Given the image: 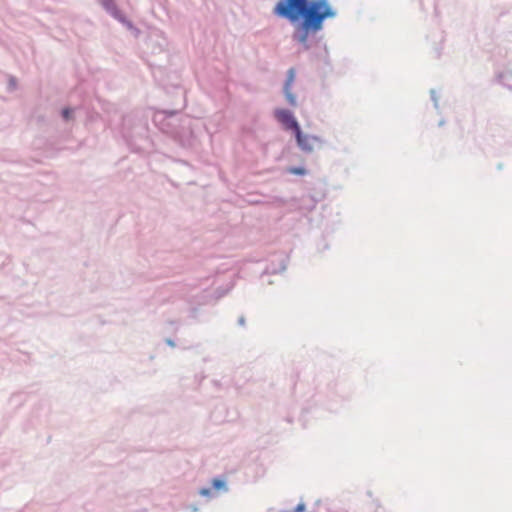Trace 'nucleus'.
Here are the masks:
<instances>
[{"label":"nucleus","instance_id":"4be33fe9","mask_svg":"<svg viewBox=\"0 0 512 512\" xmlns=\"http://www.w3.org/2000/svg\"><path fill=\"white\" fill-rule=\"evenodd\" d=\"M197 316V308L190 309V317L195 318Z\"/></svg>","mask_w":512,"mask_h":512},{"label":"nucleus","instance_id":"20e7f679","mask_svg":"<svg viewBox=\"0 0 512 512\" xmlns=\"http://www.w3.org/2000/svg\"><path fill=\"white\" fill-rule=\"evenodd\" d=\"M297 147L306 154H311L314 150L313 144L322 146L326 141L318 135L305 134L300 128L293 134Z\"/></svg>","mask_w":512,"mask_h":512},{"label":"nucleus","instance_id":"6ab92c4d","mask_svg":"<svg viewBox=\"0 0 512 512\" xmlns=\"http://www.w3.org/2000/svg\"><path fill=\"white\" fill-rule=\"evenodd\" d=\"M229 289L227 290H221L220 288H218L216 290V295H217V298H221L223 297L227 292H228Z\"/></svg>","mask_w":512,"mask_h":512},{"label":"nucleus","instance_id":"b1692460","mask_svg":"<svg viewBox=\"0 0 512 512\" xmlns=\"http://www.w3.org/2000/svg\"><path fill=\"white\" fill-rule=\"evenodd\" d=\"M442 48H436V58H440Z\"/></svg>","mask_w":512,"mask_h":512},{"label":"nucleus","instance_id":"bb28decb","mask_svg":"<svg viewBox=\"0 0 512 512\" xmlns=\"http://www.w3.org/2000/svg\"><path fill=\"white\" fill-rule=\"evenodd\" d=\"M444 123H445V122H444V120H441V121L439 122V126H443V125H444Z\"/></svg>","mask_w":512,"mask_h":512},{"label":"nucleus","instance_id":"f03ea898","mask_svg":"<svg viewBox=\"0 0 512 512\" xmlns=\"http://www.w3.org/2000/svg\"><path fill=\"white\" fill-rule=\"evenodd\" d=\"M154 125L183 149L193 150L200 144L205 125L196 118L182 114L180 110H157L153 113Z\"/></svg>","mask_w":512,"mask_h":512},{"label":"nucleus","instance_id":"ddd939ff","mask_svg":"<svg viewBox=\"0 0 512 512\" xmlns=\"http://www.w3.org/2000/svg\"><path fill=\"white\" fill-rule=\"evenodd\" d=\"M75 110H76V108H72V107H68V106L62 108L61 112H60L62 119L65 122H69L70 120H72Z\"/></svg>","mask_w":512,"mask_h":512},{"label":"nucleus","instance_id":"a878e982","mask_svg":"<svg viewBox=\"0 0 512 512\" xmlns=\"http://www.w3.org/2000/svg\"><path fill=\"white\" fill-rule=\"evenodd\" d=\"M326 249H328V244H326V243H325V244L323 245V247H322V250H326Z\"/></svg>","mask_w":512,"mask_h":512},{"label":"nucleus","instance_id":"f3484780","mask_svg":"<svg viewBox=\"0 0 512 512\" xmlns=\"http://www.w3.org/2000/svg\"><path fill=\"white\" fill-rule=\"evenodd\" d=\"M430 97H431L434 107L436 109H438L439 103H438V97H437L435 89L430 90Z\"/></svg>","mask_w":512,"mask_h":512},{"label":"nucleus","instance_id":"5701e85b","mask_svg":"<svg viewBox=\"0 0 512 512\" xmlns=\"http://www.w3.org/2000/svg\"><path fill=\"white\" fill-rule=\"evenodd\" d=\"M324 49H325V62H326L327 64H329V62H328V51H327V47H326V45H324Z\"/></svg>","mask_w":512,"mask_h":512},{"label":"nucleus","instance_id":"9d476101","mask_svg":"<svg viewBox=\"0 0 512 512\" xmlns=\"http://www.w3.org/2000/svg\"><path fill=\"white\" fill-rule=\"evenodd\" d=\"M495 81L512 91V68H508L503 72H499L496 74Z\"/></svg>","mask_w":512,"mask_h":512},{"label":"nucleus","instance_id":"39448f33","mask_svg":"<svg viewBox=\"0 0 512 512\" xmlns=\"http://www.w3.org/2000/svg\"><path fill=\"white\" fill-rule=\"evenodd\" d=\"M275 119L282 125L283 129L294 134L301 128L294 113L286 108H277L274 110Z\"/></svg>","mask_w":512,"mask_h":512},{"label":"nucleus","instance_id":"7ed1b4c3","mask_svg":"<svg viewBox=\"0 0 512 512\" xmlns=\"http://www.w3.org/2000/svg\"><path fill=\"white\" fill-rule=\"evenodd\" d=\"M121 135L132 151H143L150 143L148 117L139 112L123 116Z\"/></svg>","mask_w":512,"mask_h":512},{"label":"nucleus","instance_id":"423d86ee","mask_svg":"<svg viewBox=\"0 0 512 512\" xmlns=\"http://www.w3.org/2000/svg\"><path fill=\"white\" fill-rule=\"evenodd\" d=\"M105 12L120 22L135 38L140 36L141 30L119 9L116 3Z\"/></svg>","mask_w":512,"mask_h":512},{"label":"nucleus","instance_id":"f257e3e1","mask_svg":"<svg viewBox=\"0 0 512 512\" xmlns=\"http://www.w3.org/2000/svg\"><path fill=\"white\" fill-rule=\"evenodd\" d=\"M272 14L293 27L292 40L304 51L320 42L317 38L326 20L337 17L330 0H278Z\"/></svg>","mask_w":512,"mask_h":512},{"label":"nucleus","instance_id":"393cba45","mask_svg":"<svg viewBox=\"0 0 512 512\" xmlns=\"http://www.w3.org/2000/svg\"><path fill=\"white\" fill-rule=\"evenodd\" d=\"M276 200L282 205L286 204V200L284 198H276Z\"/></svg>","mask_w":512,"mask_h":512},{"label":"nucleus","instance_id":"4468645a","mask_svg":"<svg viewBox=\"0 0 512 512\" xmlns=\"http://www.w3.org/2000/svg\"><path fill=\"white\" fill-rule=\"evenodd\" d=\"M213 489L212 487H202L200 490H199V494L203 497H213L214 496V493H213Z\"/></svg>","mask_w":512,"mask_h":512},{"label":"nucleus","instance_id":"2eb2a0df","mask_svg":"<svg viewBox=\"0 0 512 512\" xmlns=\"http://www.w3.org/2000/svg\"><path fill=\"white\" fill-rule=\"evenodd\" d=\"M104 11H107L111 6H113L116 2L114 0H96Z\"/></svg>","mask_w":512,"mask_h":512},{"label":"nucleus","instance_id":"412c9836","mask_svg":"<svg viewBox=\"0 0 512 512\" xmlns=\"http://www.w3.org/2000/svg\"><path fill=\"white\" fill-rule=\"evenodd\" d=\"M165 343H166L168 346L172 347V348H174V347L176 346L175 341H174L173 339H171V338H167V339H165Z\"/></svg>","mask_w":512,"mask_h":512},{"label":"nucleus","instance_id":"6e6552de","mask_svg":"<svg viewBox=\"0 0 512 512\" xmlns=\"http://www.w3.org/2000/svg\"><path fill=\"white\" fill-rule=\"evenodd\" d=\"M324 197V192H316L314 194L303 196L300 199L298 208L310 212L315 209L317 203L320 202Z\"/></svg>","mask_w":512,"mask_h":512},{"label":"nucleus","instance_id":"aec40b11","mask_svg":"<svg viewBox=\"0 0 512 512\" xmlns=\"http://www.w3.org/2000/svg\"><path fill=\"white\" fill-rule=\"evenodd\" d=\"M238 325L241 326V327H245L246 325V319H245V316L244 315H241L239 318H238Z\"/></svg>","mask_w":512,"mask_h":512},{"label":"nucleus","instance_id":"dca6fc26","mask_svg":"<svg viewBox=\"0 0 512 512\" xmlns=\"http://www.w3.org/2000/svg\"><path fill=\"white\" fill-rule=\"evenodd\" d=\"M17 88V79L14 76H10L8 80L7 89L8 91H14Z\"/></svg>","mask_w":512,"mask_h":512},{"label":"nucleus","instance_id":"a211bd4d","mask_svg":"<svg viewBox=\"0 0 512 512\" xmlns=\"http://www.w3.org/2000/svg\"><path fill=\"white\" fill-rule=\"evenodd\" d=\"M306 510V505L301 502V503H298L294 508H293V512H305Z\"/></svg>","mask_w":512,"mask_h":512},{"label":"nucleus","instance_id":"0eeeda50","mask_svg":"<svg viewBox=\"0 0 512 512\" xmlns=\"http://www.w3.org/2000/svg\"><path fill=\"white\" fill-rule=\"evenodd\" d=\"M296 79V69L291 67L286 72V78L283 84V94L285 100L291 107L297 106V96L292 92V86Z\"/></svg>","mask_w":512,"mask_h":512},{"label":"nucleus","instance_id":"1a4fd4ad","mask_svg":"<svg viewBox=\"0 0 512 512\" xmlns=\"http://www.w3.org/2000/svg\"><path fill=\"white\" fill-rule=\"evenodd\" d=\"M288 261H289L288 256L279 255L277 257L276 261L273 260V261H271L270 264H268L266 266V268L262 274L271 275V274L281 273L286 270Z\"/></svg>","mask_w":512,"mask_h":512},{"label":"nucleus","instance_id":"f8f14e48","mask_svg":"<svg viewBox=\"0 0 512 512\" xmlns=\"http://www.w3.org/2000/svg\"><path fill=\"white\" fill-rule=\"evenodd\" d=\"M287 172L296 176H305L308 174V169L304 166H290L287 168Z\"/></svg>","mask_w":512,"mask_h":512},{"label":"nucleus","instance_id":"9b49d317","mask_svg":"<svg viewBox=\"0 0 512 512\" xmlns=\"http://www.w3.org/2000/svg\"><path fill=\"white\" fill-rule=\"evenodd\" d=\"M211 487L215 492H227L228 484L227 479L224 476H216L211 480Z\"/></svg>","mask_w":512,"mask_h":512}]
</instances>
